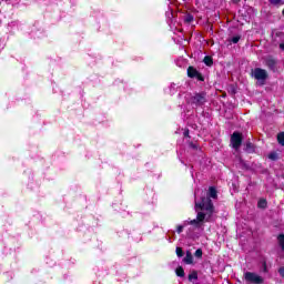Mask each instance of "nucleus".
Returning a JSON list of instances; mask_svg holds the SVG:
<instances>
[{
	"mask_svg": "<svg viewBox=\"0 0 284 284\" xmlns=\"http://www.w3.org/2000/svg\"><path fill=\"white\" fill-rule=\"evenodd\" d=\"M195 210H205L204 212H197L196 220L203 225V223H210V219H212L214 214V203H212V199L210 197H201L200 202L195 201Z\"/></svg>",
	"mask_w": 284,
	"mask_h": 284,
	"instance_id": "1",
	"label": "nucleus"
},
{
	"mask_svg": "<svg viewBox=\"0 0 284 284\" xmlns=\"http://www.w3.org/2000/svg\"><path fill=\"white\" fill-rule=\"evenodd\" d=\"M205 103H207V92L205 91L195 92L191 97V105H195V108H203Z\"/></svg>",
	"mask_w": 284,
	"mask_h": 284,
	"instance_id": "2",
	"label": "nucleus"
},
{
	"mask_svg": "<svg viewBox=\"0 0 284 284\" xmlns=\"http://www.w3.org/2000/svg\"><path fill=\"white\" fill-rule=\"evenodd\" d=\"M244 281H246V283H253V284L265 283V280L263 278V276H261L254 272L244 273Z\"/></svg>",
	"mask_w": 284,
	"mask_h": 284,
	"instance_id": "3",
	"label": "nucleus"
},
{
	"mask_svg": "<svg viewBox=\"0 0 284 284\" xmlns=\"http://www.w3.org/2000/svg\"><path fill=\"white\" fill-rule=\"evenodd\" d=\"M231 145L233 150H240L241 145H243V133L234 131L231 135Z\"/></svg>",
	"mask_w": 284,
	"mask_h": 284,
	"instance_id": "4",
	"label": "nucleus"
},
{
	"mask_svg": "<svg viewBox=\"0 0 284 284\" xmlns=\"http://www.w3.org/2000/svg\"><path fill=\"white\" fill-rule=\"evenodd\" d=\"M186 74L189 79H196V81H200L202 83L205 81V77H203V73H201L196 68L192 65L186 69Z\"/></svg>",
	"mask_w": 284,
	"mask_h": 284,
	"instance_id": "5",
	"label": "nucleus"
},
{
	"mask_svg": "<svg viewBox=\"0 0 284 284\" xmlns=\"http://www.w3.org/2000/svg\"><path fill=\"white\" fill-rule=\"evenodd\" d=\"M253 77H254V79H256V81H266L268 74L265 69L255 68L253 71Z\"/></svg>",
	"mask_w": 284,
	"mask_h": 284,
	"instance_id": "6",
	"label": "nucleus"
},
{
	"mask_svg": "<svg viewBox=\"0 0 284 284\" xmlns=\"http://www.w3.org/2000/svg\"><path fill=\"white\" fill-rule=\"evenodd\" d=\"M276 59H274L273 55H268L264 59V64L266 65V68L268 70H271V72H275L276 71Z\"/></svg>",
	"mask_w": 284,
	"mask_h": 284,
	"instance_id": "7",
	"label": "nucleus"
},
{
	"mask_svg": "<svg viewBox=\"0 0 284 284\" xmlns=\"http://www.w3.org/2000/svg\"><path fill=\"white\" fill-rule=\"evenodd\" d=\"M244 152H246V154H254L256 152V145H254L250 140L246 141Z\"/></svg>",
	"mask_w": 284,
	"mask_h": 284,
	"instance_id": "8",
	"label": "nucleus"
},
{
	"mask_svg": "<svg viewBox=\"0 0 284 284\" xmlns=\"http://www.w3.org/2000/svg\"><path fill=\"white\" fill-rule=\"evenodd\" d=\"M219 197V192L216 191V187L210 186L209 187V195L204 196V199H217Z\"/></svg>",
	"mask_w": 284,
	"mask_h": 284,
	"instance_id": "9",
	"label": "nucleus"
},
{
	"mask_svg": "<svg viewBox=\"0 0 284 284\" xmlns=\"http://www.w3.org/2000/svg\"><path fill=\"white\" fill-rule=\"evenodd\" d=\"M183 263H185L186 265H192L194 263V256L192 255V252H186V255L183 258Z\"/></svg>",
	"mask_w": 284,
	"mask_h": 284,
	"instance_id": "10",
	"label": "nucleus"
},
{
	"mask_svg": "<svg viewBox=\"0 0 284 284\" xmlns=\"http://www.w3.org/2000/svg\"><path fill=\"white\" fill-rule=\"evenodd\" d=\"M203 63H205L207 68H212V65H214V59L211 55H205Z\"/></svg>",
	"mask_w": 284,
	"mask_h": 284,
	"instance_id": "11",
	"label": "nucleus"
},
{
	"mask_svg": "<svg viewBox=\"0 0 284 284\" xmlns=\"http://www.w3.org/2000/svg\"><path fill=\"white\" fill-rule=\"evenodd\" d=\"M175 274L180 278H183V276H185V270H183V266H178L175 270Z\"/></svg>",
	"mask_w": 284,
	"mask_h": 284,
	"instance_id": "12",
	"label": "nucleus"
},
{
	"mask_svg": "<svg viewBox=\"0 0 284 284\" xmlns=\"http://www.w3.org/2000/svg\"><path fill=\"white\" fill-rule=\"evenodd\" d=\"M257 207H260L261 210H265V209L267 207V200L261 199V200L257 202Z\"/></svg>",
	"mask_w": 284,
	"mask_h": 284,
	"instance_id": "13",
	"label": "nucleus"
},
{
	"mask_svg": "<svg viewBox=\"0 0 284 284\" xmlns=\"http://www.w3.org/2000/svg\"><path fill=\"white\" fill-rule=\"evenodd\" d=\"M192 21H194V16H192V13L184 16V23H192Z\"/></svg>",
	"mask_w": 284,
	"mask_h": 284,
	"instance_id": "14",
	"label": "nucleus"
},
{
	"mask_svg": "<svg viewBox=\"0 0 284 284\" xmlns=\"http://www.w3.org/2000/svg\"><path fill=\"white\" fill-rule=\"evenodd\" d=\"M277 143H280L282 148H284V132H280L277 134Z\"/></svg>",
	"mask_w": 284,
	"mask_h": 284,
	"instance_id": "15",
	"label": "nucleus"
},
{
	"mask_svg": "<svg viewBox=\"0 0 284 284\" xmlns=\"http://www.w3.org/2000/svg\"><path fill=\"white\" fill-rule=\"evenodd\" d=\"M199 280V273L196 271H193L189 274V281H196Z\"/></svg>",
	"mask_w": 284,
	"mask_h": 284,
	"instance_id": "16",
	"label": "nucleus"
},
{
	"mask_svg": "<svg viewBox=\"0 0 284 284\" xmlns=\"http://www.w3.org/2000/svg\"><path fill=\"white\" fill-rule=\"evenodd\" d=\"M189 225H194V227H201V225H203V224L196 217L195 220H191L189 222Z\"/></svg>",
	"mask_w": 284,
	"mask_h": 284,
	"instance_id": "17",
	"label": "nucleus"
},
{
	"mask_svg": "<svg viewBox=\"0 0 284 284\" xmlns=\"http://www.w3.org/2000/svg\"><path fill=\"white\" fill-rule=\"evenodd\" d=\"M277 241H278L280 247H282V250H284V234H280L277 236Z\"/></svg>",
	"mask_w": 284,
	"mask_h": 284,
	"instance_id": "18",
	"label": "nucleus"
},
{
	"mask_svg": "<svg viewBox=\"0 0 284 284\" xmlns=\"http://www.w3.org/2000/svg\"><path fill=\"white\" fill-rule=\"evenodd\" d=\"M268 159H270L271 161H278V153H276V152H271V153L268 154Z\"/></svg>",
	"mask_w": 284,
	"mask_h": 284,
	"instance_id": "19",
	"label": "nucleus"
},
{
	"mask_svg": "<svg viewBox=\"0 0 284 284\" xmlns=\"http://www.w3.org/2000/svg\"><path fill=\"white\" fill-rule=\"evenodd\" d=\"M175 254H176V256H179V258L183 257V255H184L183 248L180 247V246H178V247L175 248Z\"/></svg>",
	"mask_w": 284,
	"mask_h": 284,
	"instance_id": "20",
	"label": "nucleus"
},
{
	"mask_svg": "<svg viewBox=\"0 0 284 284\" xmlns=\"http://www.w3.org/2000/svg\"><path fill=\"white\" fill-rule=\"evenodd\" d=\"M194 256L196 258H203V250L202 248H197L194 253Z\"/></svg>",
	"mask_w": 284,
	"mask_h": 284,
	"instance_id": "21",
	"label": "nucleus"
},
{
	"mask_svg": "<svg viewBox=\"0 0 284 284\" xmlns=\"http://www.w3.org/2000/svg\"><path fill=\"white\" fill-rule=\"evenodd\" d=\"M271 6H280V3H283V0H268Z\"/></svg>",
	"mask_w": 284,
	"mask_h": 284,
	"instance_id": "22",
	"label": "nucleus"
},
{
	"mask_svg": "<svg viewBox=\"0 0 284 284\" xmlns=\"http://www.w3.org/2000/svg\"><path fill=\"white\" fill-rule=\"evenodd\" d=\"M239 41H241V36H234V37L231 39V43H239Z\"/></svg>",
	"mask_w": 284,
	"mask_h": 284,
	"instance_id": "23",
	"label": "nucleus"
},
{
	"mask_svg": "<svg viewBox=\"0 0 284 284\" xmlns=\"http://www.w3.org/2000/svg\"><path fill=\"white\" fill-rule=\"evenodd\" d=\"M183 230H184V226H183V225H178V226H176V232H178V234H181V233L183 232Z\"/></svg>",
	"mask_w": 284,
	"mask_h": 284,
	"instance_id": "24",
	"label": "nucleus"
},
{
	"mask_svg": "<svg viewBox=\"0 0 284 284\" xmlns=\"http://www.w3.org/2000/svg\"><path fill=\"white\" fill-rule=\"evenodd\" d=\"M278 274H280V276H282V278H284V266H281L278 268Z\"/></svg>",
	"mask_w": 284,
	"mask_h": 284,
	"instance_id": "25",
	"label": "nucleus"
},
{
	"mask_svg": "<svg viewBox=\"0 0 284 284\" xmlns=\"http://www.w3.org/2000/svg\"><path fill=\"white\" fill-rule=\"evenodd\" d=\"M184 138L190 139V129H186L183 133Z\"/></svg>",
	"mask_w": 284,
	"mask_h": 284,
	"instance_id": "26",
	"label": "nucleus"
},
{
	"mask_svg": "<svg viewBox=\"0 0 284 284\" xmlns=\"http://www.w3.org/2000/svg\"><path fill=\"white\" fill-rule=\"evenodd\" d=\"M190 148H192L193 150H199V145L194 144V142L190 143Z\"/></svg>",
	"mask_w": 284,
	"mask_h": 284,
	"instance_id": "27",
	"label": "nucleus"
},
{
	"mask_svg": "<svg viewBox=\"0 0 284 284\" xmlns=\"http://www.w3.org/2000/svg\"><path fill=\"white\" fill-rule=\"evenodd\" d=\"M264 272H267V263L263 262Z\"/></svg>",
	"mask_w": 284,
	"mask_h": 284,
	"instance_id": "28",
	"label": "nucleus"
},
{
	"mask_svg": "<svg viewBox=\"0 0 284 284\" xmlns=\"http://www.w3.org/2000/svg\"><path fill=\"white\" fill-rule=\"evenodd\" d=\"M280 49L284 50V42L280 44Z\"/></svg>",
	"mask_w": 284,
	"mask_h": 284,
	"instance_id": "29",
	"label": "nucleus"
},
{
	"mask_svg": "<svg viewBox=\"0 0 284 284\" xmlns=\"http://www.w3.org/2000/svg\"><path fill=\"white\" fill-rule=\"evenodd\" d=\"M236 1V3H239V1H241V0H235Z\"/></svg>",
	"mask_w": 284,
	"mask_h": 284,
	"instance_id": "30",
	"label": "nucleus"
}]
</instances>
